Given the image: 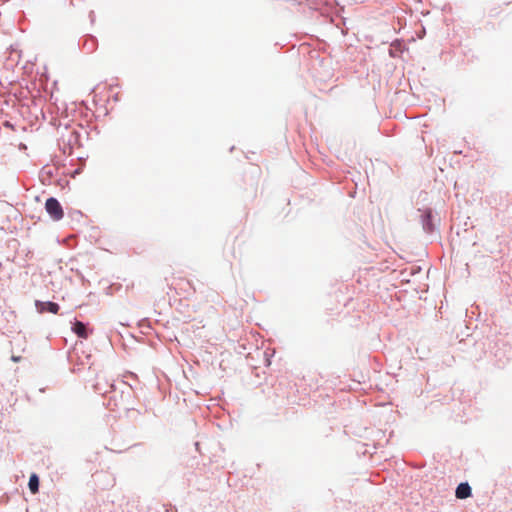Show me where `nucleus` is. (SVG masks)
<instances>
[{"mask_svg": "<svg viewBox=\"0 0 512 512\" xmlns=\"http://www.w3.org/2000/svg\"><path fill=\"white\" fill-rule=\"evenodd\" d=\"M36 307L39 312L43 313L44 311H48L53 314H57L59 311V305L54 302H40L36 301Z\"/></svg>", "mask_w": 512, "mask_h": 512, "instance_id": "f03ea898", "label": "nucleus"}, {"mask_svg": "<svg viewBox=\"0 0 512 512\" xmlns=\"http://www.w3.org/2000/svg\"><path fill=\"white\" fill-rule=\"evenodd\" d=\"M29 489L32 493H36L39 487V479L36 474H32L29 479Z\"/></svg>", "mask_w": 512, "mask_h": 512, "instance_id": "39448f33", "label": "nucleus"}, {"mask_svg": "<svg viewBox=\"0 0 512 512\" xmlns=\"http://www.w3.org/2000/svg\"><path fill=\"white\" fill-rule=\"evenodd\" d=\"M187 285L190 287V289L192 290V292L194 293L195 292V288L191 285L190 281H186Z\"/></svg>", "mask_w": 512, "mask_h": 512, "instance_id": "0eeeda50", "label": "nucleus"}, {"mask_svg": "<svg viewBox=\"0 0 512 512\" xmlns=\"http://www.w3.org/2000/svg\"><path fill=\"white\" fill-rule=\"evenodd\" d=\"M14 362H19L21 360L20 356H12L11 358Z\"/></svg>", "mask_w": 512, "mask_h": 512, "instance_id": "423d86ee", "label": "nucleus"}, {"mask_svg": "<svg viewBox=\"0 0 512 512\" xmlns=\"http://www.w3.org/2000/svg\"><path fill=\"white\" fill-rule=\"evenodd\" d=\"M45 209L53 220H60L64 216L62 206L59 201L53 197L48 198L45 203Z\"/></svg>", "mask_w": 512, "mask_h": 512, "instance_id": "f257e3e1", "label": "nucleus"}, {"mask_svg": "<svg viewBox=\"0 0 512 512\" xmlns=\"http://www.w3.org/2000/svg\"><path fill=\"white\" fill-rule=\"evenodd\" d=\"M73 331L80 338H83V339H87L88 338V333H87L86 326H85L84 323H82L80 321H76L74 323Z\"/></svg>", "mask_w": 512, "mask_h": 512, "instance_id": "20e7f679", "label": "nucleus"}, {"mask_svg": "<svg viewBox=\"0 0 512 512\" xmlns=\"http://www.w3.org/2000/svg\"><path fill=\"white\" fill-rule=\"evenodd\" d=\"M455 495L458 499H466L471 496V487L468 483H460L456 488Z\"/></svg>", "mask_w": 512, "mask_h": 512, "instance_id": "7ed1b4c3", "label": "nucleus"}]
</instances>
